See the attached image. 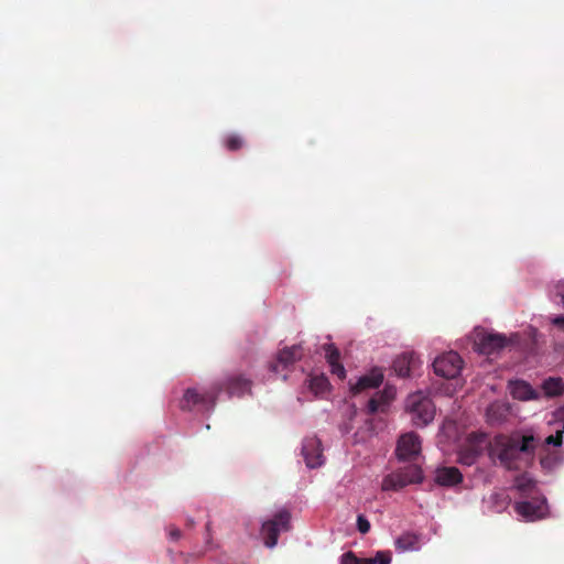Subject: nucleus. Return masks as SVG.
Instances as JSON below:
<instances>
[{
    "label": "nucleus",
    "instance_id": "obj_1",
    "mask_svg": "<svg viewBox=\"0 0 564 564\" xmlns=\"http://www.w3.org/2000/svg\"><path fill=\"white\" fill-rule=\"evenodd\" d=\"M535 451L533 435H496L490 444V456L509 470H520L532 462Z\"/></svg>",
    "mask_w": 564,
    "mask_h": 564
},
{
    "label": "nucleus",
    "instance_id": "obj_2",
    "mask_svg": "<svg viewBox=\"0 0 564 564\" xmlns=\"http://www.w3.org/2000/svg\"><path fill=\"white\" fill-rule=\"evenodd\" d=\"M221 390L223 387L217 384L203 390L188 388L185 390L184 395L180 401V408L183 411H192L194 409H198L199 411H210L214 409L217 397Z\"/></svg>",
    "mask_w": 564,
    "mask_h": 564
},
{
    "label": "nucleus",
    "instance_id": "obj_3",
    "mask_svg": "<svg viewBox=\"0 0 564 564\" xmlns=\"http://www.w3.org/2000/svg\"><path fill=\"white\" fill-rule=\"evenodd\" d=\"M423 480V471L419 465L412 464L400 468L382 479L383 491H399L408 485L420 484Z\"/></svg>",
    "mask_w": 564,
    "mask_h": 564
},
{
    "label": "nucleus",
    "instance_id": "obj_4",
    "mask_svg": "<svg viewBox=\"0 0 564 564\" xmlns=\"http://www.w3.org/2000/svg\"><path fill=\"white\" fill-rule=\"evenodd\" d=\"M406 409L411 414L413 424L420 427L431 423L435 415V406L432 400L420 392L408 398Z\"/></svg>",
    "mask_w": 564,
    "mask_h": 564
},
{
    "label": "nucleus",
    "instance_id": "obj_5",
    "mask_svg": "<svg viewBox=\"0 0 564 564\" xmlns=\"http://www.w3.org/2000/svg\"><path fill=\"white\" fill-rule=\"evenodd\" d=\"M291 529V513L283 509L276 512L273 519L267 520L262 523L261 534L267 547H274L278 543L279 534L281 531H289Z\"/></svg>",
    "mask_w": 564,
    "mask_h": 564
},
{
    "label": "nucleus",
    "instance_id": "obj_6",
    "mask_svg": "<svg viewBox=\"0 0 564 564\" xmlns=\"http://www.w3.org/2000/svg\"><path fill=\"white\" fill-rule=\"evenodd\" d=\"M508 339L505 335L488 333L484 329L476 330L474 345L476 350L482 355H492L505 348Z\"/></svg>",
    "mask_w": 564,
    "mask_h": 564
},
{
    "label": "nucleus",
    "instance_id": "obj_7",
    "mask_svg": "<svg viewBox=\"0 0 564 564\" xmlns=\"http://www.w3.org/2000/svg\"><path fill=\"white\" fill-rule=\"evenodd\" d=\"M437 376L453 379L457 377L463 368V359L455 351H448L437 357L433 362Z\"/></svg>",
    "mask_w": 564,
    "mask_h": 564
},
{
    "label": "nucleus",
    "instance_id": "obj_8",
    "mask_svg": "<svg viewBox=\"0 0 564 564\" xmlns=\"http://www.w3.org/2000/svg\"><path fill=\"white\" fill-rule=\"evenodd\" d=\"M514 510L519 516L530 521L542 519L547 511L546 498L538 496L532 497L531 500L516 502Z\"/></svg>",
    "mask_w": 564,
    "mask_h": 564
},
{
    "label": "nucleus",
    "instance_id": "obj_9",
    "mask_svg": "<svg viewBox=\"0 0 564 564\" xmlns=\"http://www.w3.org/2000/svg\"><path fill=\"white\" fill-rule=\"evenodd\" d=\"M485 441L484 434H470L458 452V463L465 466L474 465L482 453Z\"/></svg>",
    "mask_w": 564,
    "mask_h": 564
},
{
    "label": "nucleus",
    "instance_id": "obj_10",
    "mask_svg": "<svg viewBox=\"0 0 564 564\" xmlns=\"http://www.w3.org/2000/svg\"><path fill=\"white\" fill-rule=\"evenodd\" d=\"M421 452V441L416 433L410 432L400 436L395 455L400 460H410Z\"/></svg>",
    "mask_w": 564,
    "mask_h": 564
},
{
    "label": "nucleus",
    "instance_id": "obj_11",
    "mask_svg": "<svg viewBox=\"0 0 564 564\" xmlns=\"http://www.w3.org/2000/svg\"><path fill=\"white\" fill-rule=\"evenodd\" d=\"M302 455L308 468H316L323 464L322 443L317 437H307L303 441Z\"/></svg>",
    "mask_w": 564,
    "mask_h": 564
},
{
    "label": "nucleus",
    "instance_id": "obj_12",
    "mask_svg": "<svg viewBox=\"0 0 564 564\" xmlns=\"http://www.w3.org/2000/svg\"><path fill=\"white\" fill-rule=\"evenodd\" d=\"M302 357L303 348L301 345L285 347L280 350L276 360L270 365V369L272 372L279 373L280 371L286 369L289 366L293 365L295 361L300 360Z\"/></svg>",
    "mask_w": 564,
    "mask_h": 564
},
{
    "label": "nucleus",
    "instance_id": "obj_13",
    "mask_svg": "<svg viewBox=\"0 0 564 564\" xmlns=\"http://www.w3.org/2000/svg\"><path fill=\"white\" fill-rule=\"evenodd\" d=\"M420 365L419 358L413 352H405L393 360V370L401 377L411 376V372Z\"/></svg>",
    "mask_w": 564,
    "mask_h": 564
},
{
    "label": "nucleus",
    "instance_id": "obj_14",
    "mask_svg": "<svg viewBox=\"0 0 564 564\" xmlns=\"http://www.w3.org/2000/svg\"><path fill=\"white\" fill-rule=\"evenodd\" d=\"M383 381V373L380 369H372L368 375L360 377L351 387L354 393H359L368 389L378 388Z\"/></svg>",
    "mask_w": 564,
    "mask_h": 564
},
{
    "label": "nucleus",
    "instance_id": "obj_15",
    "mask_svg": "<svg viewBox=\"0 0 564 564\" xmlns=\"http://www.w3.org/2000/svg\"><path fill=\"white\" fill-rule=\"evenodd\" d=\"M463 481V475L457 467H441L435 471V482L443 487H452Z\"/></svg>",
    "mask_w": 564,
    "mask_h": 564
},
{
    "label": "nucleus",
    "instance_id": "obj_16",
    "mask_svg": "<svg viewBox=\"0 0 564 564\" xmlns=\"http://www.w3.org/2000/svg\"><path fill=\"white\" fill-rule=\"evenodd\" d=\"M220 386L223 389L226 388L228 394L231 397H241L251 390V381L241 375L229 377L226 382Z\"/></svg>",
    "mask_w": 564,
    "mask_h": 564
},
{
    "label": "nucleus",
    "instance_id": "obj_17",
    "mask_svg": "<svg viewBox=\"0 0 564 564\" xmlns=\"http://www.w3.org/2000/svg\"><path fill=\"white\" fill-rule=\"evenodd\" d=\"M394 398V391L392 389H384L382 392L377 393L368 401L369 414L377 412H384L390 401Z\"/></svg>",
    "mask_w": 564,
    "mask_h": 564
},
{
    "label": "nucleus",
    "instance_id": "obj_18",
    "mask_svg": "<svg viewBox=\"0 0 564 564\" xmlns=\"http://www.w3.org/2000/svg\"><path fill=\"white\" fill-rule=\"evenodd\" d=\"M510 389H511V394L514 399H518L521 401L538 399V393L525 381L519 380V381L511 382Z\"/></svg>",
    "mask_w": 564,
    "mask_h": 564
},
{
    "label": "nucleus",
    "instance_id": "obj_19",
    "mask_svg": "<svg viewBox=\"0 0 564 564\" xmlns=\"http://www.w3.org/2000/svg\"><path fill=\"white\" fill-rule=\"evenodd\" d=\"M395 549L400 552L416 551L420 549V536L405 532L395 540Z\"/></svg>",
    "mask_w": 564,
    "mask_h": 564
},
{
    "label": "nucleus",
    "instance_id": "obj_20",
    "mask_svg": "<svg viewBox=\"0 0 564 564\" xmlns=\"http://www.w3.org/2000/svg\"><path fill=\"white\" fill-rule=\"evenodd\" d=\"M514 487L522 497H530L536 487V482L528 474H521L514 479Z\"/></svg>",
    "mask_w": 564,
    "mask_h": 564
},
{
    "label": "nucleus",
    "instance_id": "obj_21",
    "mask_svg": "<svg viewBox=\"0 0 564 564\" xmlns=\"http://www.w3.org/2000/svg\"><path fill=\"white\" fill-rule=\"evenodd\" d=\"M542 388L547 397H556L564 392V382L560 378H549L543 382Z\"/></svg>",
    "mask_w": 564,
    "mask_h": 564
},
{
    "label": "nucleus",
    "instance_id": "obj_22",
    "mask_svg": "<svg viewBox=\"0 0 564 564\" xmlns=\"http://www.w3.org/2000/svg\"><path fill=\"white\" fill-rule=\"evenodd\" d=\"M328 379L325 376H314L308 380V388L315 395L325 393L328 390Z\"/></svg>",
    "mask_w": 564,
    "mask_h": 564
},
{
    "label": "nucleus",
    "instance_id": "obj_23",
    "mask_svg": "<svg viewBox=\"0 0 564 564\" xmlns=\"http://www.w3.org/2000/svg\"><path fill=\"white\" fill-rule=\"evenodd\" d=\"M391 560L390 551H378L375 557L366 558L365 564H390Z\"/></svg>",
    "mask_w": 564,
    "mask_h": 564
},
{
    "label": "nucleus",
    "instance_id": "obj_24",
    "mask_svg": "<svg viewBox=\"0 0 564 564\" xmlns=\"http://www.w3.org/2000/svg\"><path fill=\"white\" fill-rule=\"evenodd\" d=\"M224 143L229 151H237L242 148L243 140L238 134H230L225 139Z\"/></svg>",
    "mask_w": 564,
    "mask_h": 564
},
{
    "label": "nucleus",
    "instance_id": "obj_25",
    "mask_svg": "<svg viewBox=\"0 0 564 564\" xmlns=\"http://www.w3.org/2000/svg\"><path fill=\"white\" fill-rule=\"evenodd\" d=\"M325 358L328 364L338 362L340 359V352L333 344L324 345Z\"/></svg>",
    "mask_w": 564,
    "mask_h": 564
},
{
    "label": "nucleus",
    "instance_id": "obj_26",
    "mask_svg": "<svg viewBox=\"0 0 564 564\" xmlns=\"http://www.w3.org/2000/svg\"><path fill=\"white\" fill-rule=\"evenodd\" d=\"M366 558H359L354 552L349 551L341 555L340 564H365Z\"/></svg>",
    "mask_w": 564,
    "mask_h": 564
},
{
    "label": "nucleus",
    "instance_id": "obj_27",
    "mask_svg": "<svg viewBox=\"0 0 564 564\" xmlns=\"http://www.w3.org/2000/svg\"><path fill=\"white\" fill-rule=\"evenodd\" d=\"M357 528L360 533L366 534L370 531V522L362 514H359L357 518Z\"/></svg>",
    "mask_w": 564,
    "mask_h": 564
},
{
    "label": "nucleus",
    "instance_id": "obj_28",
    "mask_svg": "<svg viewBox=\"0 0 564 564\" xmlns=\"http://www.w3.org/2000/svg\"><path fill=\"white\" fill-rule=\"evenodd\" d=\"M563 442V432L557 431L554 435H550L545 438V444L553 446H561Z\"/></svg>",
    "mask_w": 564,
    "mask_h": 564
},
{
    "label": "nucleus",
    "instance_id": "obj_29",
    "mask_svg": "<svg viewBox=\"0 0 564 564\" xmlns=\"http://www.w3.org/2000/svg\"><path fill=\"white\" fill-rule=\"evenodd\" d=\"M329 367L332 373L336 375L339 379H344L346 377V370L344 366L340 364V361L329 364Z\"/></svg>",
    "mask_w": 564,
    "mask_h": 564
},
{
    "label": "nucleus",
    "instance_id": "obj_30",
    "mask_svg": "<svg viewBox=\"0 0 564 564\" xmlns=\"http://www.w3.org/2000/svg\"><path fill=\"white\" fill-rule=\"evenodd\" d=\"M555 294L561 297V302L564 305V280H561L555 284Z\"/></svg>",
    "mask_w": 564,
    "mask_h": 564
},
{
    "label": "nucleus",
    "instance_id": "obj_31",
    "mask_svg": "<svg viewBox=\"0 0 564 564\" xmlns=\"http://www.w3.org/2000/svg\"><path fill=\"white\" fill-rule=\"evenodd\" d=\"M503 410V411H507V409H503L501 405L499 404H491L488 410H487V415L489 419H492L494 414H496V411L498 410Z\"/></svg>",
    "mask_w": 564,
    "mask_h": 564
},
{
    "label": "nucleus",
    "instance_id": "obj_32",
    "mask_svg": "<svg viewBox=\"0 0 564 564\" xmlns=\"http://www.w3.org/2000/svg\"><path fill=\"white\" fill-rule=\"evenodd\" d=\"M169 534L170 538L174 541H177L182 535L181 531L177 528H172Z\"/></svg>",
    "mask_w": 564,
    "mask_h": 564
},
{
    "label": "nucleus",
    "instance_id": "obj_33",
    "mask_svg": "<svg viewBox=\"0 0 564 564\" xmlns=\"http://www.w3.org/2000/svg\"><path fill=\"white\" fill-rule=\"evenodd\" d=\"M552 323H553L555 326L563 327V326H564V315L555 316V317L552 319Z\"/></svg>",
    "mask_w": 564,
    "mask_h": 564
},
{
    "label": "nucleus",
    "instance_id": "obj_34",
    "mask_svg": "<svg viewBox=\"0 0 564 564\" xmlns=\"http://www.w3.org/2000/svg\"><path fill=\"white\" fill-rule=\"evenodd\" d=\"M209 528H210V523L208 522V523L206 524V529H207V530H209Z\"/></svg>",
    "mask_w": 564,
    "mask_h": 564
},
{
    "label": "nucleus",
    "instance_id": "obj_35",
    "mask_svg": "<svg viewBox=\"0 0 564 564\" xmlns=\"http://www.w3.org/2000/svg\"><path fill=\"white\" fill-rule=\"evenodd\" d=\"M541 464L544 466V464H545V459H543V458H542V459H541Z\"/></svg>",
    "mask_w": 564,
    "mask_h": 564
}]
</instances>
